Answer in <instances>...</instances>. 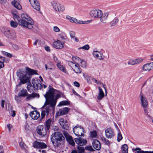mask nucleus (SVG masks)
Returning <instances> with one entry per match:
<instances>
[{"label": "nucleus", "instance_id": "nucleus-1", "mask_svg": "<svg viewBox=\"0 0 153 153\" xmlns=\"http://www.w3.org/2000/svg\"><path fill=\"white\" fill-rule=\"evenodd\" d=\"M48 91L44 95L46 100L45 103L42 107L43 110L42 111L41 119L44 118L46 114V116L49 115V113L51 111L53 112L55 109V106L57 102V99L60 97L59 94H57L55 98V91L56 90L49 86Z\"/></svg>", "mask_w": 153, "mask_h": 153}, {"label": "nucleus", "instance_id": "nucleus-2", "mask_svg": "<svg viewBox=\"0 0 153 153\" xmlns=\"http://www.w3.org/2000/svg\"><path fill=\"white\" fill-rule=\"evenodd\" d=\"M22 19L19 21V25L24 27H26L29 29H31L34 22L30 16L26 13H23L21 16Z\"/></svg>", "mask_w": 153, "mask_h": 153}, {"label": "nucleus", "instance_id": "nucleus-3", "mask_svg": "<svg viewBox=\"0 0 153 153\" xmlns=\"http://www.w3.org/2000/svg\"><path fill=\"white\" fill-rule=\"evenodd\" d=\"M17 75L20 80L18 86L27 83L30 81V77L27 75L26 70H19L17 72Z\"/></svg>", "mask_w": 153, "mask_h": 153}, {"label": "nucleus", "instance_id": "nucleus-4", "mask_svg": "<svg viewBox=\"0 0 153 153\" xmlns=\"http://www.w3.org/2000/svg\"><path fill=\"white\" fill-rule=\"evenodd\" d=\"M63 138L64 137L62 134L59 132H55L52 134L51 140L55 147L59 146L61 144Z\"/></svg>", "mask_w": 153, "mask_h": 153}, {"label": "nucleus", "instance_id": "nucleus-5", "mask_svg": "<svg viewBox=\"0 0 153 153\" xmlns=\"http://www.w3.org/2000/svg\"><path fill=\"white\" fill-rule=\"evenodd\" d=\"M79 128V130L77 132V144L80 146H83L85 145L87 143V141L85 139L82 138L80 137L84 136L83 134L84 133V128L80 126L77 125V128Z\"/></svg>", "mask_w": 153, "mask_h": 153}, {"label": "nucleus", "instance_id": "nucleus-6", "mask_svg": "<svg viewBox=\"0 0 153 153\" xmlns=\"http://www.w3.org/2000/svg\"><path fill=\"white\" fill-rule=\"evenodd\" d=\"M52 5L56 12H62L65 9V7L63 5L58 2H53L52 3Z\"/></svg>", "mask_w": 153, "mask_h": 153}, {"label": "nucleus", "instance_id": "nucleus-7", "mask_svg": "<svg viewBox=\"0 0 153 153\" xmlns=\"http://www.w3.org/2000/svg\"><path fill=\"white\" fill-rule=\"evenodd\" d=\"M4 30L3 33L6 37L12 39H14L16 38V33L14 31L7 28H4Z\"/></svg>", "mask_w": 153, "mask_h": 153}, {"label": "nucleus", "instance_id": "nucleus-8", "mask_svg": "<svg viewBox=\"0 0 153 153\" xmlns=\"http://www.w3.org/2000/svg\"><path fill=\"white\" fill-rule=\"evenodd\" d=\"M102 14V12L99 9L92 10L90 13V15L92 17L98 18L101 17Z\"/></svg>", "mask_w": 153, "mask_h": 153}, {"label": "nucleus", "instance_id": "nucleus-9", "mask_svg": "<svg viewBox=\"0 0 153 153\" xmlns=\"http://www.w3.org/2000/svg\"><path fill=\"white\" fill-rule=\"evenodd\" d=\"M37 131L39 134L44 136L46 134V128L43 125H39L37 127Z\"/></svg>", "mask_w": 153, "mask_h": 153}, {"label": "nucleus", "instance_id": "nucleus-10", "mask_svg": "<svg viewBox=\"0 0 153 153\" xmlns=\"http://www.w3.org/2000/svg\"><path fill=\"white\" fill-rule=\"evenodd\" d=\"M106 137L108 138H111L115 136L114 130L111 128H108L105 130Z\"/></svg>", "mask_w": 153, "mask_h": 153}, {"label": "nucleus", "instance_id": "nucleus-11", "mask_svg": "<svg viewBox=\"0 0 153 153\" xmlns=\"http://www.w3.org/2000/svg\"><path fill=\"white\" fill-rule=\"evenodd\" d=\"M63 134L65 136L68 142L72 146H74L75 143L72 138V137L66 131H64Z\"/></svg>", "mask_w": 153, "mask_h": 153}, {"label": "nucleus", "instance_id": "nucleus-12", "mask_svg": "<svg viewBox=\"0 0 153 153\" xmlns=\"http://www.w3.org/2000/svg\"><path fill=\"white\" fill-rule=\"evenodd\" d=\"M40 81L39 80L32 79V83L35 90L38 89H41L42 88V84H40Z\"/></svg>", "mask_w": 153, "mask_h": 153}, {"label": "nucleus", "instance_id": "nucleus-13", "mask_svg": "<svg viewBox=\"0 0 153 153\" xmlns=\"http://www.w3.org/2000/svg\"><path fill=\"white\" fill-rule=\"evenodd\" d=\"M33 8L37 11L40 10V7L38 0H29Z\"/></svg>", "mask_w": 153, "mask_h": 153}, {"label": "nucleus", "instance_id": "nucleus-14", "mask_svg": "<svg viewBox=\"0 0 153 153\" xmlns=\"http://www.w3.org/2000/svg\"><path fill=\"white\" fill-rule=\"evenodd\" d=\"M92 54L94 57L100 60L103 59L105 57L102 53L97 51H94Z\"/></svg>", "mask_w": 153, "mask_h": 153}, {"label": "nucleus", "instance_id": "nucleus-15", "mask_svg": "<svg viewBox=\"0 0 153 153\" xmlns=\"http://www.w3.org/2000/svg\"><path fill=\"white\" fill-rule=\"evenodd\" d=\"M33 146L35 148L42 149L46 148L47 145L44 143L35 141L33 143Z\"/></svg>", "mask_w": 153, "mask_h": 153}, {"label": "nucleus", "instance_id": "nucleus-16", "mask_svg": "<svg viewBox=\"0 0 153 153\" xmlns=\"http://www.w3.org/2000/svg\"><path fill=\"white\" fill-rule=\"evenodd\" d=\"M92 146L94 148L97 150H100L101 148V146L100 142L97 139L93 140L92 143Z\"/></svg>", "mask_w": 153, "mask_h": 153}, {"label": "nucleus", "instance_id": "nucleus-17", "mask_svg": "<svg viewBox=\"0 0 153 153\" xmlns=\"http://www.w3.org/2000/svg\"><path fill=\"white\" fill-rule=\"evenodd\" d=\"M59 121L60 125L63 128L67 130L68 129L69 126L68 123L64 119H60Z\"/></svg>", "mask_w": 153, "mask_h": 153}, {"label": "nucleus", "instance_id": "nucleus-18", "mask_svg": "<svg viewBox=\"0 0 153 153\" xmlns=\"http://www.w3.org/2000/svg\"><path fill=\"white\" fill-rule=\"evenodd\" d=\"M30 115L31 117L34 120L37 119L40 116L39 113L37 111H34L31 112Z\"/></svg>", "mask_w": 153, "mask_h": 153}, {"label": "nucleus", "instance_id": "nucleus-19", "mask_svg": "<svg viewBox=\"0 0 153 153\" xmlns=\"http://www.w3.org/2000/svg\"><path fill=\"white\" fill-rule=\"evenodd\" d=\"M143 61L141 59H137L134 60L130 59L128 63L129 65H134L135 64L140 63Z\"/></svg>", "mask_w": 153, "mask_h": 153}, {"label": "nucleus", "instance_id": "nucleus-20", "mask_svg": "<svg viewBox=\"0 0 153 153\" xmlns=\"http://www.w3.org/2000/svg\"><path fill=\"white\" fill-rule=\"evenodd\" d=\"M53 46L56 49H60L63 47V45L60 41L57 40L54 42Z\"/></svg>", "mask_w": 153, "mask_h": 153}, {"label": "nucleus", "instance_id": "nucleus-21", "mask_svg": "<svg viewBox=\"0 0 153 153\" xmlns=\"http://www.w3.org/2000/svg\"><path fill=\"white\" fill-rule=\"evenodd\" d=\"M140 100L141 105L144 108H146L148 105V102L146 99L144 97L143 95H140Z\"/></svg>", "mask_w": 153, "mask_h": 153}, {"label": "nucleus", "instance_id": "nucleus-22", "mask_svg": "<svg viewBox=\"0 0 153 153\" xmlns=\"http://www.w3.org/2000/svg\"><path fill=\"white\" fill-rule=\"evenodd\" d=\"M26 69L27 72V75L28 76H30H30L32 75L37 74V71L36 70L31 69L28 67H27Z\"/></svg>", "mask_w": 153, "mask_h": 153}, {"label": "nucleus", "instance_id": "nucleus-23", "mask_svg": "<svg viewBox=\"0 0 153 153\" xmlns=\"http://www.w3.org/2000/svg\"><path fill=\"white\" fill-rule=\"evenodd\" d=\"M108 15L107 13H106L103 14H102L101 17H99L100 18V21L102 23H105L106 22Z\"/></svg>", "mask_w": 153, "mask_h": 153}, {"label": "nucleus", "instance_id": "nucleus-24", "mask_svg": "<svg viewBox=\"0 0 153 153\" xmlns=\"http://www.w3.org/2000/svg\"><path fill=\"white\" fill-rule=\"evenodd\" d=\"M98 89L99 92L97 99L98 100H100L104 97V94L102 89L100 87H98Z\"/></svg>", "mask_w": 153, "mask_h": 153}, {"label": "nucleus", "instance_id": "nucleus-25", "mask_svg": "<svg viewBox=\"0 0 153 153\" xmlns=\"http://www.w3.org/2000/svg\"><path fill=\"white\" fill-rule=\"evenodd\" d=\"M28 93L26 89L21 90L19 93V96L21 97H25L27 96Z\"/></svg>", "mask_w": 153, "mask_h": 153}, {"label": "nucleus", "instance_id": "nucleus-26", "mask_svg": "<svg viewBox=\"0 0 153 153\" xmlns=\"http://www.w3.org/2000/svg\"><path fill=\"white\" fill-rule=\"evenodd\" d=\"M12 4L13 6L19 10H21L22 8L21 5L18 1H12Z\"/></svg>", "mask_w": 153, "mask_h": 153}, {"label": "nucleus", "instance_id": "nucleus-27", "mask_svg": "<svg viewBox=\"0 0 153 153\" xmlns=\"http://www.w3.org/2000/svg\"><path fill=\"white\" fill-rule=\"evenodd\" d=\"M133 150L135 151H137L136 153H153V151H142L140 148H136L135 149H133Z\"/></svg>", "mask_w": 153, "mask_h": 153}, {"label": "nucleus", "instance_id": "nucleus-28", "mask_svg": "<svg viewBox=\"0 0 153 153\" xmlns=\"http://www.w3.org/2000/svg\"><path fill=\"white\" fill-rule=\"evenodd\" d=\"M77 61L80 62L79 65L81 67L83 68H84L86 67V62L85 61L82 60L80 58L77 57Z\"/></svg>", "mask_w": 153, "mask_h": 153}, {"label": "nucleus", "instance_id": "nucleus-29", "mask_svg": "<svg viewBox=\"0 0 153 153\" xmlns=\"http://www.w3.org/2000/svg\"><path fill=\"white\" fill-rule=\"evenodd\" d=\"M143 69L145 71H149L151 70L149 63H147L144 65Z\"/></svg>", "mask_w": 153, "mask_h": 153}, {"label": "nucleus", "instance_id": "nucleus-30", "mask_svg": "<svg viewBox=\"0 0 153 153\" xmlns=\"http://www.w3.org/2000/svg\"><path fill=\"white\" fill-rule=\"evenodd\" d=\"M128 146L126 144H124L122 145L121 147L122 153H128Z\"/></svg>", "mask_w": 153, "mask_h": 153}, {"label": "nucleus", "instance_id": "nucleus-31", "mask_svg": "<svg viewBox=\"0 0 153 153\" xmlns=\"http://www.w3.org/2000/svg\"><path fill=\"white\" fill-rule=\"evenodd\" d=\"M68 111V109L67 108H65L60 110V115H64L67 114Z\"/></svg>", "mask_w": 153, "mask_h": 153}, {"label": "nucleus", "instance_id": "nucleus-32", "mask_svg": "<svg viewBox=\"0 0 153 153\" xmlns=\"http://www.w3.org/2000/svg\"><path fill=\"white\" fill-rule=\"evenodd\" d=\"M52 122L51 119H49L46 122V127L48 130L50 127Z\"/></svg>", "mask_w": 153, "mask_h": 153}, {"label": "nucleus", "instance_id": "nucleus-33", "mask_svg": "<svg viewBox=\"0 0 153 153\" xmlns=\"http://www.w3.org/2000/svg\"><path fill=\"white\" fill-rule=\"evenodd\" d=\"M66 19L69 20L71 22H74L76 23V19L75 18L71 17L67 15L66 17Z\"/></svg>", "mask_w": 153, "mask_h": 153}, {"label": "nucleus", "instance_id": "nucleus-34", "mask_svg": "<svg viewBox=\"0 0 153 153\" xmlns=\"http://www.w3.org/2000/svg\"><path fill=\"white\" fill-rule=\"evenodd\" d=\"M5 58L2 56L0 57V68H3L4 66V62L5 61Z\"/></svg>", "mask_w": 153, "mask_h": 153}, {"label": "nucleus", "instance_id": "nucleus-35", "mask_svg": "<svg viewBox=\"0 0 153 153\" xmlns=\"http://www.w3.org/2000/svg\"><path fill=\"white\" fill-rule=\"evenodd\" d=\"M85 149L82 146H77V152L78 153H83L85 152Z\"/></svg>", "mask_w": 153, "mask_h": 153}, {"label": "nucleus", "instance_id": "nucleus-36", "mask_svg": "<svg viewBox=\"0 0 153 153\" xmlns=\"http://www.w3.org/2000/svg\"><path fill=\"white\" fill-rule=\"evenodd\" d=\"M83 77L87 81L88 83H91V77L89 76H88L87 75H85L84 74V73H83Z\"/></svg>", "mask_w": 153, "mask_h": 153}, {"label": "nucleus", "instance_id": "nucleus-37", "mask_svg": "<svg viewBox=\"0 0 153 153\" xmlns=\"http://www.w3.org/2000/svg\"><path fill=\"white\" fill-rule=\"evenodd\" d=\"M118 22V19L117 18H115L110 23L111 26H114Z\"/></svg>", "mask_w": 153, "mask_h": 153}, {"label": "nucleus", "instance_id": "nucleus-38", "mask_svg": "<svg viewBox=\"0 0 153 153\" xmlns=\"http://www.w3.org/2000/svg\"><path fill=\"white\" fill-rule=\"evenodd\" d=\"M68 63L71 66L74 71L76 73V72L75 71V70L73 68L74 67H75V68L76 67V62H72L71 61H68Z\"/></svg>", "mask_w": 153, "mask_h": 153}, {"label": "nucleus", "instance_id": "nucleus-39", "mask_svg": "<svg viewBox=\"0 0 153 153\" xmlns=\"http://www.w3.org/2000/svg\"><path fill=\"white\" fill-rule=\"evenodd\" d=\"M29 84L27 85V88L29 91L31 92V91L33 90H35L33 87V85H32L30 83V82H29Z\"/></svg>", "mask_w": 153, "mask_h": 153}, {"label": "nucleus", "instance_id": "nucleus-40", "mask_svg": "<svg viewBox=\"0 0 153 153\" xmlns=\"http://www.w3.org/2000/svg\"><path fill=\"white\" fill-rule=\"evenodd\" d=\"M69 102L67 101H62L59 102L58 106H61L63 105H66L69 104Z\"/></svg>", "mask_w": 153, "mask_h": 153}, {"label": "nucleus", "instance_id": "nucleus-41", "mask_svg": "<svg viewBox=\"0 0 153 153\" xmlns=\"http://www.w3.org/2000/svg\"><path fill=\"white\" fill-rule=\"evenodd\" d=\"M57 66L60 70H61L64 72L66 73V71L65 68L60 63H58L57 64Z\"/></svg>", "mask_w": 153, "mask_h": 153}, {"label": "nucleus", "instance_id": "nucleus-42", "mask_svg": "<svg viewBox=\"0 0 153 153\" xmlns=\"http://www.w3.org/2000/svg\"><path fill=\"white\" fill-rule=\"evenodd\" d=\"M90 48V46L88 44L82 47H80L78 48V50H80L81 49H82L85 50H88Z\"/></svg>", "mask_w": 153, "mask_h": 153}, {"label": "nucleus", "instance_id": "nucleus-43", "mask_svg": "<svg viewBox=\"0 0 153 153\" xmlns=\"http://www.w3.org/2000/svg\"><path fill=\"white\" fill-rule=\"evenodd\" d=\"M101 139L102 141L105 144L108 145H109L110 144L109 141L105 138L104 137H102L101 138Z\"/></svg>", "mask_w": 153, "mask_h": 153}, {"label": "nucleus", "instance_id": "nucleus-44", "mask_svg": "<svg viewBox=\"0 0 153 153\" xmlns=\"http://www.w3.org/2000/svg\"><path fill=\"white\" fill-rule=\"evenodd\" d=\"M85 150L88 152H93L94 151L91 146H86L85 148Z\"/></svg>", "mask_w": 153, "mask_h": 153}, {"label": "nucleus", "instance_id": "nucleus-45", "mask_svg": "<svg viewBox=\"0 0 153 153\" xmlns=\"http://www.w3.org/2000/svg\"><path fill=\"white\" fill-rule=\"evenodd\" d=\"M37 95V94L33 93L32 94H28L27 96H26L27 97L26 99L28 100H30L31 97H36V95Z\"/></svg>", "mask_w": 153, "mask_h": 153}, {"label": "nucleus", "instance_id": "nucleus-46", "mask_svg": "<svg viewBox=\"0 0 153 153\" xmlns=\"http://www.w3.org/2000/svg\"><path fill=\"white\" fill-rule=\"evenodd\" d=\"M13 18L16 21H18L19 23V21L20 20L19 19L20 18L19 16L17 15V13L16 12L15 13H13Z\"/></svg>", "mask_w": 153, "mask_h": 153}, {"label": "nucleus", "instance_id": "nucleus-47", "mask_svg": "<svg viewBox=\"0 0 153 153\" xmlns=\"http://www.w3.org/2000/svg\"><path fill=\"white\" fill-rule=\"evenodd\" d=\"M90 136L91 137H96L97 136V132L95 130L91 131Z\"/></svg>", "mask_w": 153, "mask_h": 153}, {"label": "nucleus", "instance_id": "nucleus-48", "mask_svg": "<svg viewBox=\"0 0 153 153\" xmlns=\"http://www.w3.org/2000/svg\"><path fill=\"white\" fill-rule=\"evenodd\" d=\"M70 34L71 38L76 41V38L75 37V33L73 31H71L70 32Z\"/></svg>", "mask_w": 153, "mask_h": 153}, {"label": "nucleus", "instance_id": "nucleus-49", "mask_svg": "<svg viewBox=\"0 0 153 153\" xmlns=\"http://www.w3.org/2000/svg\"><path fill=\"white\" fill-rule=\"evenodd\" d=\"M10 25L11 26L14 28L17 27L18 25V23L12 20L10 22Z\"/></svg>", "mask_w": 153, "mask_h": 153}, {"label": "nucleus", "instance_id": "nucleus-50", "mask_svg": "<svg viewBox=\"0 0 153 153\" xmlns=\"http://www.w3.org/2000/svg\"><path fill=\"white\" fill-rule=\"evenodd\" d=\"M119 131V132L117 134V140L118 142H119L122 140L123 138V137L121 134L120 131Z\"/></svg>", "mask_w": 153, "mask_h": 153}, {"label": "nucleus", "instance_id": "nucleus-51", "mask_svg": "<svg viewBox=\"0 0 153 153\" xmlns=\"http://www.w3.org/2000/svg\"><path fill=\"white\" fill-rule=\"evenodd\" d=\"M2 52L3 54L7 57H11L12 56V54L10 53L4 51H2Z\"/></svg>", "mask_w": 153, "mask_h": 153}, {"label": "nucleus", "instance_id": "nucleus-52", "mask_svg": "<svg viewBox=\"0 0 153 153\" xmlns=\"http://www.w3.org/2000/svg\"><path fill=\"white\" fill-rule=\"evenodd\" d=\"M144 113L146 114L147 117L150 119L151 118H152V116L148 114V110L147 108H145L144 109Z\"/></svg>", "mask_w": 153, "mask_h": 153}, {"label": "nucleus", "instance_id": "nucleus-53", "mask_svg": "<svg viewBox=\"0 0 153 153\" xmlns=\"http://www.w3.org/2000/svg\"><path fill=\"white\" fill-rule=\"evenodd\" d=\"M90 21H79L78 22L77 21V23L79 24H88L90 22Z\"/></svg>", "mask_w": 153, "mask_h": 153}, {"label": "nucleus", "instance_id": "nucleus-54", "mask_svg": "<svg viewBox=\"0 0 153 153\" xmlns=\"http://www.w3.org/2000/svg\"><path fill=\"white\" fill-rule=\"evenodd\" d=\"M53 29L54 31L56 32H59L60 31V29L56 26L53 27Z\"/></svg>", "mask_w": 153, "mask_h": 153}, {"label": "nucleus", "instance_id": "nucleus-55", "mask_svg": "<svg viewBox=\"0 0 153 153\" xmlns=\"http://www.w3.org/2000/svg\"><path fill=\"white\" fill-rule=\"evenodd\" d=\"M12 47L13 48L16 50H18L19 49V47L16 45H12Z\"/></svg>", "mask_w": 153, "mask_h": 153}, {"label": "nucleus", "instance_id": "nucleus-56", "mask_svg": "<svg viewBox=\"0 0 153 153\" xmlns=\"http://www.w3.org/2000/svg\"><path fill=\"white\" fill-rule=\"evenodd\" d=\"M19 145L22 148H23L25 147V144L23 142H21L19 143Z\"/></svg>", "mask_w": 153, "mask_h": 153}, {"label": "nucleus", "instance_id": "nucleus-57", "mask_svg": "<svg viewBox=\"0 0 153 153\" xmlns=\"http://www.w3.org/2000/svg\"><path fill=\"white\" fill-rule=\"evenodd\" d=\"M40 43V41L38 39L36 40L34 43L33 44V45L36 46L37 45V44H39Z\"/></svg>", "mask_w": 153, "mask_h": 153}, {"label": "nucleus", "instance_id": "nucleus-58", "mask_svg": "<svg viewBox=\"0 0 153 153\" xmlns=\"http://www.w3.org/2000/svg\"><path fill=\"white\" fill-rule=\"evenodd\" d=\"M11 113L12 114H11V115L12 117H14L16 115V112L15 111H11Z\"/></svg>", "mask_w": 153, "mask_h": 153}, {"label": "nucleus", "instance_id": "nucleus-59", "mask_svg": "<svg viewBox=\"0 0 153 153\" xmlns=\"http://www.w3.org/2000/svg\"><path fill=\"white\" fill-rule=\"evenodd\" d=\"M5 101L4 100H2L1 101V106L2 108H4V104Z\"/></svg>", "mask_w": 153, "mask_h": 153}, {"label": "nucleus", "instance_id": "nucleus-60", "mask_svg": "<svg viewBox=\"0 0 153 153\" xmlns=\"http://www.w3.org/2000/svg\"><path fill=\"white\" fill-rule=\"evenodd\" d=\"M7 127L9 129V131H10V129L12 128V125L10 124H8L7 125Z\"/></svg>", "mask_w": 153, "mask_h": 153}, {"label": "nucleus", "instance_id": "nucleus-61", "mask_svg": "<svg viewBox=\"0 0 153 153\" xmlns=\"http://www.w3.org/2000/svg\"><path fill=\"white\" fill-rule=\"evenodd\" d=\"M45 49L47 51H50V47L48 46H45Z\"/></svg>", "mask_w": 153, "mask_h": 153}, {"label": "nucleus", "instance_id": "nucleus-62", "mask_svg": "<svg viewBox=\"0 0 153 153\" xmlns=\"http://www.w3.org/2000/svg\"><path fill=\"white\" fill-rule=\"evenodd\" d=\"M81 72V71L80 70V68L77 66V74L80 73Z\"/></svg>", "mask_w": 153, "mask_h": 153}, {"label": "nucleus", "instance_id": "nucleus-63", "mask_svg": "<svg viewBox=\"0 0 153 153\" xmlns=\"http://www.w3.org/2000/svg\"><path fill=\"white\" fill-rule=\"evenodd\" d=\"M76 126L74 127L73 128V131L74 133L76 135V134L75 133V132H76L75 130H76Z\"/></svg>", "mask_w": 153, "mask_h": 153}, {"label": "nucleus", "instance_id": "nucleus-64", "mask_svg": "<svg viewBox=\"0 0 153 153\" xmlns=\"http://www.w3.org/2000/svg\"><path fill=\"white\" fill-rule=\"evenodd\" d=\"M151 70L153 69V62L149 63Z\"/></svg>", "mask_w": 153, "mask_h": 153}]
</instances>
